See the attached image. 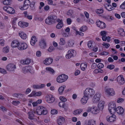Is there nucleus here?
I'll list each match as a JSON object with an SVG mask.
<instances>
[{
	"mask_svg": "<svg viewBox=\"0 0 125 125\" xmlns=\"http://www.w3.org/2000/svg\"><path fill=\"white\" fill-rule=\"evenodd\" d=\"M57 19V17L55 16L51 15L49 16L45 20V22L46 24L51 25L54 23L55 20Z\"/></svg>",
	"mask_w": 125,
	"mask_h": 125,
	"instance_id": "obj_1",
	"label": "nucleus"
},
{
	"mask_svg": "<svg viewBox=\"0 0 125 125\" xmlns=\"http://www.w3.org/2000/svg\"><path fill=\"white\" fill-rule=\"evenodd\" d=\"M68 78V76L64 74H62L58 76L56 78L57 82L59 83H61L66 81Z\"/></svg>",
	"mask_w": 125,
	"mask_h": 125,
	"instance_id": "obj_2",
	"label": "nucleus"
},
{
	"mask_svg": "<svg viewBox=\"0 0 125 125\" xmlns=\"http://www.w3.org/2000/svg\"><path fill=\"white\" fill-rule=\"evenodd\" d=\"M116 109L115 103L111 102L109 103L108 110L111 114H114L116 111Z\"/></svg>",
	"mask_w": 125,
	"mask_h": 125,
	"instance_id": "obj_3",
	"label": "nucleus"
},
{
	"mask_svg": "<svg viewBox=\"0 0 125 125\" xmlns=\"http://www.w3.org/2000/svg\"><path fill=\"white\" fill-rule=\"evenodd\" d=\"M6 68L7 70L10 72H13L16 68V67L14 64L10 63L7 65Z\"/></svg>",
	"mask_w": 125,
	"mask_h": 125,
	"instance_id": "obj_4",
	"label": "nucleus"
},
{
	"mask_svg": "<svg viewBox=\"0 0 125 125\" xmlns=\"http://www.w3.org/2000/svg\"><path fill=\"white\" fill-rule=\"evenodd\" d=\"M24 4L23 6L22 7L20 6L19 7L20 9L22 10H23L27 9L30 5V1L29 0H25L24 1Z\"/></svg>",
	"mask_w": 125,
	"mask_h": 125,
	"instance_id": "obj_5",
	"label": "nucleus"
},
{
	"mask_svg": "<svg viewBox=\"0 0 125 125\" xmlns=\"http://www.w3.org/2000/svg\"><path fill=\"white\" fill-rule=\"evenodd\" d=\"M76 55L75 51L73 50H70L68 52V53L66 55V57L69 59L72 57H74Z\"/></svg>",
	"mask_w": 125,
	"mask_h": 125,
	"instance_id": "obj_6",
	"label": "nucleus"
},
{
	"mask_svg": "<svg viewBox=\"0 0 125 125\" xmlns=\"http://www.w3.org/2000/svg\"><path fill=\"white\" fill-rule=\"evenodd\" d=\"M96 23L98 27L102 29H104L106 27V25L104 22L99 20L97 21Z\"/></svg>",
	"mask_w": 125,
	"mask_h": 125,
	"instance_id": "obj_7",
	"label": "nucleus"
},
{
	"mask_svg": "<svg viewBox=\"0 0 125 125\" xmlns=\"http://www.w3.org/2000/svg\"><path fill=\"white\" fill-rule=\"evenodd\" d=\"M105 92L110 96H113L115 94V92L112 88H109L106 89L105 90Z\"/></svg>",
	"mask_w": 125,
	"mask_h": 125,
	"instance_id": "obj_8",
	"label": "nucleus"
},
{
	"mask_svg": "<svg viewBox=\"0 0 125 125\" xmlns=\"http://www.w3.org/2000/svg\"><path fill=\"white\" fill-rule=\"evenodd\" d=\"M45 98L47 102L50 103H52L55 100L54 98L51 94H49Z\"/></svg>",
	"mask_w": 125,
	"mask_h": 125,
	"instance_id": "obj_9",
	"label": "nucleus"
},
{
	"mask_svg": "<svg viewBox=\"0 0 125 125\" xmlns=\"http://www.w3.org/2000/svg\"><path fill=\"white\" fill-rule=\"evenodd\" d=\"M27 44L25 43H20L18 49L19 50H22L26 49L28 47Z\"/></svg>",
	"mask_w": 125,
	"mask_h": 125,
	"instance_id": "obj_10",
	"label": "nucleus"
},
{
	"mask_svg": "<svg viewBox=\"0 0 125 125\" xmlns=\"http://www.w3.org/2000/svg\"><path fill=\"white\" fill-rule=\"evenodd\" d=\"M101 95L99 93H97L94 96L93 99V102L94 103H97L100 100Z\"/></svg>",
	"mask_w": 125,
	"mask_h": 125,
	"instance_id": "obj_11",
	"label": "nucleus"
},
{
	"mask_svg": "<svg viewBox=\"0 0 125 125\" xmlns=\"http://www.w3.org/2000/svg\"><path fill=\"white\" fill-rule=\"evenodd\" d=\"M117 80L118 83L120 85L124 84L125 82L124 79L122 75L118 76L117 78Z\"/></svg>",
	"mask_w": 125,
	"mask_h": 125,
	"instance_id": "obj_12",
	"label": "nucleus"
},
{
	"mask_svg": "<svg viewBox=\"0 0 125 125\" xmlns=\"http://www.w3.org/2000/svg\"><path fill=\"white\" fill-rule=\"evenodd\" d=\"M57 21L58 23L56 26V28L58 29H61L63 26L62 20H61L59 19H58L57 20Z\"/></svg>",
	"mask_w": 125,
	"mask_h": 125,
	"instance_id": "obj_13",
	"label": "nucleus"
},
{
	"mask_svg": "<svg viewBox=\"0 0 125 125\" xmlns=\"http://www.w3.org/2000/svg\"><path fill=\"white\" fill-rule=\"evenodd\" d=\"M65 121V119L64 117L62 116H60L59 117L57 122L59 125H62Z\"/></svg>",
	"mask_w": 125,
	"mask_h": 125,
	"instance_id": "obj_14",
	"label": "nucleus"
},
{
	"mask_svg": "<svg viewBox=\"0 0 125 125\" xmlns=\"http://www.w3.org/2000/svg\"><path fill=\"white\" fill-rule=\"evenodd\" d=\"M39 45L42 48H44L46 46L45 41L43 39H42L39 42Z\"/></svg>",
	"mask_w": 125,
	"mask_h": 125,
	"instance_id": "obj_15",
	"label": "nucleus"
},
{
	"mask_svg": "<svg viewBox=\"0 0 125 125\" xmlns=\"http://www.w3.org/2000/svg\"><path fill=\"white\" fill-rule=\"evenodd\" d=\"M53 59L50 58H49L46 59L43 62L44 64L48 65L51 64L52 62Z\"/></svg>",
	"mask_w": 125,
	"mask_h": 125,
	"instance_id": "obj_16",
	"label": "nucleus"
},
{
	"mask_svg": "<svg viewBox=\"0 0 125 125\" xmlns=\"http://www.w3.org/2000/svg\"><path fill=\"white\" fill-rule=\"evenodd\" d=\"M20 43L18 41L15 40L12 41L11 46L12 47H17L18 48Z\"/></svg>",
	"mask_w": 125,
	"mask_h": 125,
	"instance_id": "obj_17",
	"label": "nucleus"
},
{
	"mask_svg": "<svg viewBox=\"0 0 125 125\" xmlns=\"http://www.w3.org/2000/svg\"><path fill=\"white\" fill-rule=\"evenodd\" d=\"M42 93L41 92H35L34 91L32 92L29 96L30 97H31L33 96H40L42 94Z\"/></svg>",
	"mask_w": 125,
	"mask_h": 125,
	"instance_id": "obj_18",
	"label": "nucleus"
},
{
	"mask_svg": "<svg viewBox=\"0 0 125 125\" xmlns=\"http://www.w3.org/2000/svg\"><path fill=\"white\" fill-rule=\"evenodd\" d=\"M116 111L119 114H122L124 112L123 108L121 106H118L116 109Z\"/></svg>",
	"mask_w": 125,
	"mask_h": 125,
	"instance_id": "obj_19",
	"label": "nucleus"
},
{
	"mask_svg": "<svg viewBox=\"0 0 125 125\" xmlns=\"http://www.w3.org/2000/svg\"><path fill=\"white\" fill-rule=\"evenodd\" d=\"M18 25L21 27L24 28L28 26V23L25 22L20 21L18 22Z\"/></svg>",
	"mask_w": 125,
	"mask_h": 125,
	"instance_id": "obj_20",
	"label": "nucleus"
},
{
	"mask_svg": "<svg viewBox=\"0 0 125 125\" xmlns=\"http://www.w3.org/2000/svg\"><path fill=\"white\" fill-rule=\"evenodd\" d=\"M112 116H110L108 118H107V120L110 122H113L115 120L116 116L114 115V114H112Z\"/></svg>",
	"mask_w": 125,
	"mask_h": 125,
	"instance_id": "obj_21",
	"label": "nucleus"
},
{
	"mask_svg": "<svg viewBox=\"0 0 125 125\" xmlns=\"http://www.w3.org/2000/svg\"><path fill=\"white\" fill-rule=\"evenodd\" d=\"M19 35L21 38L23 39H26L27 37L26 34L23 31H20L19 32Z\"/></svg>",
	"mask_w": 125,
	"mask_h": 125,
	"instance_id": "obj_22",
	"label": "nucleus"
},
{
	"mask_svg": "<svg viewBox=\"0 0 125 125\" xmlns=\"http://www.w3.org/2000/svg\"><path fill=\"white\" fill-rule=\"evenodd\" d=\"M104 6L106 9L109 11H111L114 9L112 6L110 4L108 5L107 4H105L104 5Z\"/></svg>",
	"mask_w": 125,
	"mask_h": 125,
	"instance_id": "obj_23",
	"label": "nucleus"
},
{
	"mask_svg": "<svg viewBox=\"0 0 125 125\" xmlns=\"http://www.w3.org/2000/svg\"><path fill=\"white\" fill-rule=\"evenodd\" d=\"M104 102L103 101H100L99 102L98 105V107L99 110H102L103 109L104 107Z\"/></svg>",
	"mask_w": 125,
	"mask_h": 125,
	"instance_id": "obj_24",
	"label": "nucleus"
},
{
	"mask_svg": "<svg viewBox=\"0 0 125 125\" xmlns=\"http://www.w3.org/2000/svg\"><path fill=\"white\" fill-rule=\"evenodd\" d=\"M66 87V86L63 85L60 87L58 89V93L59 94H62Z\"/></svg>",
	"mask_w": 125,
	"mask_h": 125,
	"instance_id": "obj_25",
	"label": "nucleus"
},
{
	"mask_svg": "<svg viewBox=\"0 0 125 125\" xmlns=\"http://www.w3.org/2000/svg\"><path fill=\"white\" fill-rule=\"evenodd\" d=\"M89 93L88 88H87L84 92V96L89 98V96H90V94Z\"/></svg>",
	"mask_w": 125,
	"mask_h": 125,
	"instance_id": "obj_26",
	"label": "nucleus"
},
{
	"mask_svg": "<svg viewBox=\"0 0 125 125\" xmlns=\"http://www.w3.org/2000/svg\"><path fill=\"white\" fill-rule=\"evenodd\" d=\"M91 113L94 114H96L99 112V110L96 107H92Z\"/></svg>",
	"mask_w": 125,
	"mask_h": 125,
	"instance_id": "obj_27",
	"label": "nucleus"
},
{
	"mask_svg": "<svg viewBox=\"0 0 125 125\" xmlns=\"http://www.w3.org/2000/svg\"><path fill=\"white\" fill-rule=\"evenodd\" d=\"M88 99L89 98L84 96L81 100V102L82 104H85L87 102Z\"/></svg>",
	"mask_w": 125,
	"mask_h": 125,
	"instance_id": "obj_28",
	"label": "nucleus"
},
{
	"mask_svg": "<svg viewBox=\"0 0 125 125\" xmlns=\"http://www.w3.org/2000/svg\"><path fill=\"white\" fill-rule=\"evenodd\" d=\"M31 62L30 60L28 59L24 60H22L21 61V63L23 64H29Z\"/></svg>",
	"mask_w": 125,
	"mask_h": 125,
	"instance_id": "obj_29",
	"label": "nucleus"
},
{
	"mask_svg": "<svg viewBox=\"0 0 125 125\" xmlns=\"http://www.w3.org/2000/svg\"><path fill=\"white\" fill-rule=\"evenodd\" d=\"M36 41H37V40L36 39V37L35 36H32V37L30 43L32 45H34L35 44Z\"/></svg>",
	"mask_w": 125,
	"mask_h": 125,
	"instance_id": "obj_30",
	"label": "nucleus"
},
{
	"mask_svg": "<svg viewBox=\"0 0 125 125\" xmlns=\"http://www.w3.org/2000/svg\"><path fill=\"white\" fill-rule=\"evenodd\" d=\"M42 106H39L36 110V113L39 115H42Z\"/></svg>",
	"mask_w": 125,
	"mask_h": 125,
	"instance_id": "obj_31",
	"label": "nucleus"
},
{
	"mask_svg": "<svg viewBox=\"0 0 125 125\" xmlns=\"http://www.w3.org/2000/svg\"><path fill=\"white\" fill-rule=\"evenodd\" d=\"M118 31L119 32L120 34L122 36H125V32L124 31L123 29L120 28L118 30Z\"/></svg>",
	"mask_w": 125,
	"mask_h": 125,
	"instance_id": "obj_32",
	"label": "nucleus"
},
{
	"mask_svg": "<svg viewBox=\"0 0 125 125\" xmlns=\"http://www.w3.org/2000/svg\"><path fill=\"white\" fill-rule=\"evenodd\" d=\"M15 10L12 8L10 7H8V9H7V12L9 13L13 14L15 13Z\"/></svg>",
	"mask_w": 125,
	"mask_h": 125,
	"instance_id": "obj_33",
	"label": "nucleus"
},
{
	"mask_svg": "<svg viewBox=\"0 0 125 125\" xmlns=\"http://www.w3.org/2000/svg\"><path fill=\"white\" fill-rule=\"evenodd\" d=\"M28 114L29 116V118L31 120L33 119L34 116L32 113L31 112H29Z\"/></svg>",
	"mask_w": 125,
	"mask_h": 125,
	"instance_id": "obj_34",
	"label": "nucleus"
},
{
	"mask_svg": "<svg viewBox=\"0 0 125 125\" xmlns=\"http://www.w3.org/2000/svg\"><path fill=\"white\" fill-rule=\"evenodd\" d=\"M87 124L88 125H96L95 121L93 120H89Z\"/></svg>",
	"mask_w": 125,
	"mask_h": 125,
	"instance_id": "obj_35",
	"label": "nucleus"
},
{
	"mask_svg": "<svg viewBox=\"0 0 125 125\" xmlns=\"http://www.w3.org/2000/svg\"><path fill=\"white\" fill-rule=\"evenodd\" d=\"M87 65L86 63H82L81 64L80 68L83 71L86 68Z\"/></svg>",
	"mask_w": 125,
	"mask_h": 125,
	"instance_id": "obj_36",
	"label": "nucleus"
},
{
	"mask_svg": "<svg viewBox=\"0 0 125 125\" xmlns=\"http://www.w3.org/2000/svg\"><path fill=\"white\" fill-rule=\"evenodd\" d=\"M83 109H80L74 111L73 112V114L75 115L79 114L81 113Z\"/></svg>",
	"mask_w": 125,
	"mask_h": 125,
	"instance_id": "obj_37",
	"label": "nucleus"
},
{
	"mask_svg": "<svg viewBox=\"0 0 125 125\" xmlns=\"http://www.w3.org/2000/svg\"><path fill=\"white\" fill-rule=\"evenodd\" d=\"M28 66H26L23 67L22 68V72L24 73H28V70L29 69Z\"/></svg>",
	"mask_w": 125,
	"mask_h": 125,
	"instance_id": "obj_38",
	"label": "nucleus"
},
{
	"mask_svg": "<svg viewBox=\"0 0 125 125\" xmlns=\"http://www.w3.org/2000/svg\"><path fill=\"white\" fill-rule=\"evenodd\" d=\"M46 70L52 74L55 72L54 70L51 67H46Z\"/></svg>",
	"mask_w": 125,
	"mask_h": 125,
	"instance_id": "obj_39",
	"label": "nucleus"
},
{
	"mask_svg": "<svg viewBox=\"0 0 125 125\" xmlns=\"http://www.w3.org/2000/svg\"><path fill=\"white\" fill-rule=\"evenodd\" d=\"M42 115H46L48 113L47 111V110L46 108L42 106Z\"/></svg>",
	"mask_w": 125,
	"mask_h": 125,
	"instance_id": "obj_40",
	"label": "nucleus"
},
{
	"mask_svg": "<svg viewBox=\"0 0 125 125\" xmlns=\"http://www.w3.org/2000/svg\"><path fill=\"white\" fill-rule=\"evenodd\" d=\"M28 73H30L31 74H33L34 73V71L33 70L32 67L31 66H28Z\"/></svg>",
	"mask_w": 125,
	"mask_h": 125,
	"instance_id": "obj_41",
	"label": "nucleus"
},
{
	"mask_svg": "<svg viewBox=\"0 0 125 125\" xmlns=\"http://www.w3.org/2000/svg\"><path fill=\"white\" fill-rule=\"evenodd\" d=\"M89 93L90 94V95L91 96H92L95 94V91L93 89L88 88Z\"/></svg>",
	"mask_w": 125,
	"mask_h": 125,
	"instance_id": "obj_42",
	"label": "nucleus"
},
{
	"mask_svg": "<svg viewBox=\"0 0 125 125\" xmlns=\"http://www.w3.org/2000/svg\"><path fill=\"white\" fill-rule=\"evenodd\" d=\"M60 42L59 43V44L60 45H63L65 44V42L64 39L63 38H61L60 39Z\"/></svg>",
	"mask_w": 125,
	"mask_h": 125,
	"instance_id": "obj_43",
	"label": "nucleus"
},
{
	"mask_svg": "<svg viewBox=\"0 0 125 125\" xmlns=\"http://www.w3.org/2000/svg\"><path fill=\"white\" fill-rule=\"evenodd\" d=\"M87 27L86 26H83L80 28V31H81L84 32L87 29Z\"/></svg>",
	"mask_w": 125,
	"mask_h": 125,
	"instance_id": "obj_44",
	"label": "nucleus"
},
{
	"mask_svg": "<svg viewBox=\"0 0 125 125\" xmlns=\"http://www.w3.org/2000/svg\"><path fill=\"white\" fill-rule=\"evenodd\" d=\"M68 45L70 47H72L74 45V41L72 40H70L68 43Z\"/></svg>",
	"mask_w": 125,
	"mask_h": 125,
	"instance_id": "obj_45",
	"label": "nucleus"
},
{
	"mask_svg": "<svg viewBox=\"0 0 125 125\" xmlns=\"http://www.w3.org/2000/svg\"><path fill=\"white\" fill-rule=\"evenodd\" d=\"M12 103L13 105L16 106L18 105L20 103V102L18 101H12Z\"/></svg>",
	"mask_w": 125,
	"mask_h": 125,
	"instance_id": "obj_46",
	"label": "nucleus"
},
{
	"mask_svg": "<svg viewBox=\"0 0 125 125\" xmlns=\"http://www.w3.org/2000/svg\"><path fill=\"white\" fill-rule=\"evenodd\" d=\"M10 1V0L9 1L8 0H6L3 1V3L5 5H9L11 4Z\"/></svg>",
	"mask_w": 125,
	"mask_h": 125,
	"instance_id": "obj_47",
	"label": "nucleus"
},
{
	"mask_svg": "<svg viewBox=\"0 0 125 125\" xmlns=\"http://www.w3.org/2000/svg\"><path fill=\"white\" fill-rule=\"evenodd\" d=\"M3 52L5 53H7L9 52V48L7 47H5L3 49Z\"/></svg>",
	"mask_w": 125,
	"mask_h": 125,
	"instance_id": "obj_48",
	"label": "nucleus"
},
{
	"mask_svg": "<svg viewBox=\"0 0 125 125\" xmlns=\"http://www.w3.org/2000/svg\"><path fill=\"white\" fill-rule=\"evenodd\" d=\"M60 99L62 101L64 102L67 101V99L63 96H60L59 97Z\"/></svg>",
	"mask_w": 125,
	"mask_h": 125,
	"instance_id": "obj_49",
	"label": "nucleus"
},
{
	"mask_svg": "<svg viewBox=\"0 0 125 125\" xmlns=\"http://www.w3.org/2000/svg\"><path fill=\"white\" fill-rule=\"evenodd\" d=\"M114 66L112 64L108 65L107 67V68L109 69L110 70H112L114 69Z\"/></svg>",
	"mask_w": 125,
	"mask_h": 125,
	"instance_id": "obj_50",
	"label": "nucleus"
},
{
	"mask_svg": "<svg viewBox=\"0 0 125 125\" xmlns=\"http://www.w3.org/2000/svg\"><path fill=\"white\" fill-rule=\"evenodd\" d=\"M97 66L99 69H101L104 67V65L102 63H99L98 64Z\"/></svg>",
	"mask_w": 125,
	"mask_h": 125,
	"instance_id": "obj_51",
	"label": "nucleus"
},
{
	"mask_svg": "<svg viewBox=\"0 0 125 125\" xmlns=\"http://www.w3.org/2000/svg\"><path fill=\"white\" fill-rule=\"evenodd\" d=\"M0 72L1 73L6 74L7 73L6 71L4 69L1 68H0Z\"/></svg>",
	"mask_w": 125,
	"mask_h": 125,
	"instance_id": "obj_52",
	"label": "nucleus"
},
{
	"mask_svg": "<svg viewBox=\"0 0 125 125\" xmlns=\"http://www.w3.org/2000/svg\"><path fill=\"white\" fill-rule=\"evenodd\" d=\"M64 102L63 101H61L58 104L59 105L60 107H64Z\"/></svg>",
	"mask_w": 125,
	"mask_h": 125,
	"instance_id": "obj_53",
	"label": "nucleus"
},
{
	"mask_svg": "<svg viewBox=\"0 0 125 125\" xmlns=\"http://www.w3.org/2000/svg\"><path fill=\"white\" fill-rule=\"evenodd\" d=\"M100 34L101 36H105L106 35V31H102L100 33Z\"/></svg>",
	"mask_w": 125,
	"mask_h": 125,
	"instance_id": "obj_54",
	"label": "nucleus"
},
{
	"mask_svg": "<svg viewBox=\"0 0 125 125\" xmlns=\"http://www.w3.org/2000/svg\"><path fill=\"white\" fill-rule=\"evenodd\" d=\"M120 8L123 9H125V1L120 6Z\"/></svg>",
	"mask_w": 125,
	"mask_h": 125,
	"instance_id": "obj_55",
	"label": "nucleus"
},
{
	"mask_svg": "<svg viewBox=\"0 0 125 125\" xmlns=\"http://www.w3.org/2000/svg\"><path fill=\"white\" fill-rule=\"evenodd\" d=\"M75 30V31L76 34H79L81 36H83V33L82 32H80L79 31H78L76 29H74Z\"/></svg>",
	"mask_w": 125,
	"mask_h": 125,
	"instance_id": "obj_56",
	"label": "nucleus"
},
{
	"mask_svg": "<svg viewBox=\"0 0 125 125\" xmlns=\"http://www.w3.org/2000/svg\"><path fill=\"white\" fill-rule=\"evenodd\" d=\"M57 111L55 109L52 110L51 112V113L52 115L57 114Z\"/></svg>",
	"mask_w": 125,
	"mask_h": 125,
	"instance_id": "obj_57",
	"label": "nucleus"
},
{
	"mask_svg": "<svg viewBox=\"0 0 125 125\" xmlns=\"http://www.w3.org/2000/svg\"><path fill=\"white\" fill-rule=\"evenodd\" d=\"M93 42L91 41H90L88 42L87 45L89 48H90L91 47V45L92 44Z\"/></svg>",
	"mask_w": 125,
	"mask_h": 125,
	"instance_id": "obj_58",
	"label": "nucleus"
},
{
	"mask_svg": "<svg viewBox=\"0 0 125 125\" xmlns=\"http://www.w3.org/2000/svg\"><path fill=\"white\" fill-rule=\"evenodd\" d=\"M109 54L108 52L106 51H104L101 52L100 54L101 55H108Z\"/></svg>",
	"mask_w": 125,
	"mask_h": 125,
	"instance_id": "obj_59",
	"label": "nucleus"
},
{
	"mask_svg": "<svg viewBox=\"0 0 125 125\" xmlns=\"http://www.w3.org/2000/svg\"><path fill=\"white\" fill-rule=\"evenodd\" d=\"M103 10L102 9H99L96 11V12L98 14H100L103 13Z\"/></svg>",
	"mask_w": 125,
	"mask_h": 125,
	"instance_id": "obj_60",
	"label": "nucleus"
},
{
	"mask_svg": "<svg viewBox=\"0 0 125 125\" xmlns=\"http://www.w3.org/2000/svg\"><path fill=\"white\" fill-rule=\"evenodd\" d=\"M72 22L71 19L70 18H67V22L68 24H70Z\"/></svg>",
	"mask_w": 125,
	"mask_h": 125,
	"instance_id": "obj_61",
	"label": "nucleus"
},
{
	"mask_svg": "<svg viewBox=\"0 0 125 125\" xmlns=\"http://www.w3.org/2000/svg\"><path fill=\"white\" fill-rule=\"evenodd\" d=\"M41 55V52L40 51H37L36 53V55L38 57H40Z\"/></svg>",
	"mask_w": 125,
	"mask_h": 125,
	"instance_id": "obj_62",
	"label": "nucleus"
},
{
	"mask_svg": "<svg viewBox=\"0 0 125 125\" xmlns=\"http://www.w3.org/2000/svg\"><path fill=\"white\" fill-rule=\"evenodd\" d=\"M96 64L95 63H93L92 64L91 67L92 69H95L96 67Z\"/></svg>",
	"mask_w": 125,
	"mask_h": 125,
	"instance_id": "obj_63",
	"label": "nucleus"
},
{
	"mask_svg": "<svg viewBox=\"0 0 125 125\" xmlns=\"http://www.w3.org/2000/svg\"><path fill=\"white\" fill-rule=\"evenodd\" d=\"M44 9L45 11H48L50 7L48 5H47L44 7Z\"/></svg>",
	"mask_w": 125,
	"mask_h": 125,
	"instance_id": "obj_64",
	"label": "nucleus"
}]
</instances>
